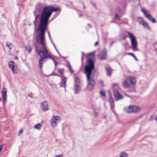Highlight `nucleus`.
I'll return each instance as SVG.
<instances>
[{"label":"nucleus","mask_w":157,"mask_h":157,"mask_svg":"<svg viewBox=\"0 0 157 157\" xmlns=\"http://www.w3.org/2000/svg\"><path fill=\"white\" fill-rule=\"evenodd\" d=\"M106 71L107 75L110 76L111 75V69L110 67L107 68Z\"/></svg>","instance_id":"nucleus-25"},{"label":"nucleus","mask_w":157,"mask_h":157,"mask_svg":"<svg viewBox=\"0 0 157 157\" xmlns=\"http://www.w3.org/2000/svg\"><path fill=\"white\" fill-rule=\"evenodd\" d=\"M63 69H59L58 70V71L60 74H62L63 73Z\"/></svg>","instance_id":"nucleus-32"},{"label":"nucleus","mask_w":157,"mask_h":157,"mask_svg":"<svg viewBox=\"0 0 157 157\" xmlns=\"http://www.w3.org/2000/svg\"><path fill=\"white\" fill-rule=\"evenodd\" d=\"M52 75V74H51L50 75Z\"/></svg>","instance_id":"nucleus-64"},{"label":"nucleus","mask_w":157,"mask_h":157,"mask_svg":"<svg viewBox=\"0 0 157 157\" xmlns=\"http://www.w3.org/2000/svg\"><path fill=\"white\" fill-rule=\"evenodd\" d=\"M53 45L54 46V48H55V49L56 50V49H56V46H55V44H53Z\"/></svg>","instance_id":"nucleus-54"},{"label":"nucleus","mask_w":157,"mask_h":157,"mask_svg":"<svg viewBox=\"0 0 157 157\" xmlns=\"http://www.w3.org/2000/svg\"><path fill=\"white\" fill-rule=\"evenodd\" d=\"M28 95L30 97H31V98H32V96H31V95L29 94H28Z\"/></svg>","instance_id":"nucleus-52"},{"label":"nucleus","mask_w":157,"mask_h":157,"mask_svg":"<svg viewBox=\"0 0 157 157\" xmlns=\"http://www.w3.org/2000/svg\"><path fill=\"white\" fill-rule=\"evenodd\" d=\"M141 11L144 13L145 16L149 20L151 21L152 22L154 23L156 22V21L155 19L153 18L151 15L150 14L148 13L146 10H144L143 8H141Z\"/></svg>","instance_id":"nucleus-9"},{"label":"nucleus","mask_w":157,"mask_h":157,"mask_svg":"<svg viewBox=\"0 0 157 157\" xmlns=\"http://www.w3.org/2000/svg\"><path fill=\"white\" fill-rule=\"evenodd\" d=\"M54 157H63V156L62 155H56V156H55Z\"/></svg>","instance_id":"nucleus-40"},{"label":"nucleus","mask_w":157,"mask_h":157,"mask_svg":"<svg viewBox=\"0 0 157 157\" xmlns=\"http://www.w3.org/2000/svg\"><path fill=\"white\" fill-rule=\"evenodd\" d=\"M133 109L132 111L133 113H136L138 112L140 110V108L139 107L136 106H132Z\"/></svg>","instance_id":"nucleus-23"},{"label":"nucleus","mask_w":157,"mask_h":157,"mask_svg":"<svg viewBox=\"0 0 157 157\" xmlns=\"http://www.w3.org/2000/svg\"><path fill=\"white\" fill-rule=\"evenodd\" d=\"M38 54L40 57L39 61V67L40 69H41L42 68V64L44 63V59L46 58H44L45 55L43 50H39L38 52Z\"/></svg>","instance_id":"nucleus-6"},{"label":"nucleus","mask_w":157,"mask_h":157,"mask_svg":"<svg viewBox=\"0 0 157 157\" xmlns=\"http://www.w3.org/2000/svg\"><path fill=\"white\" fill-rule=\"evenodd\" d=\"M88 25L89 26V27H90V28L91 27V25H90V24L88 23Z\"/></svg>","instance_id":"nucleus-49"},{"label":"nucleus","mask_w":157,"mask_h":157,"mask_svg":"<svg viewBox=\"0 0 157 157\" xmlns=\"http://www.w3.org/2000/svg\"><path fill=\"white\" fill-rule=\"evenodd\" d=\"M50 40H51V43H52V44H53H53H54V43H53V41H52V38L51 39H50Z\"/></svg>","instance_id":"nucleus-44"},{"label":"nucleus","mask_w":157,"mask_h":157,"mask_svg":"<svg viewBox=\"0 0 157 157\" xmlns=\"http://www.w3.org/2000/svg\"><path fill=\"white\" fill-rule=\"evenodd\" d=\"M126 32L128 35V37L130 38L131 44V48L134 51H138L139 49L137 48V42L135 36L132 33L128 31Z\"/></svg>","instance_id":"nucleus-5"},{"label":"nucleus","mask_w":157,"mask_h":157,"mask_svg":"<svg viewBox=\"0 0 157 157\" xmlns=\"http://www.w3.org/2000/svg\"><path fill=\"white\" fill-rule=\"evenodd\" d=\"M4 103H5L6 100V90L5 88H3L1 93Z\"/></svg>","instance_id":"nucleus-14"},{"label":"nucleus","mask_w":157,"mask_h":157,"mask_svg":"<svg viewBox=\"0 0 157 157\" xmlns=\"http://www.w3.org/2000/svg\"><path fill=\"white\" fill-rule=\"evenodd\" d=\"M74 93L75 94H77L80 93L81 90V88L79 85L75 84L74 85Z\"/></svg>","instance_id":"nucleus-15"},{"label":"nucleus","mask_w":157,"mask_h":157,"mask_svg":"<svg viewBox=\"0 0 157 157\" xmlns=\"http://www.w3.org/2000/svg\"><path fill=\"white\" fill-rule=\"evenodd\" d=\"M23 132V130L22 129H21L20 130V131H19V133H18V134H21V133H22V132Z\"/></svg>","instance_id":"nucleus-39"},{"label":"nucleus","mask_w":157,"mask_h":157,"mask_svg":"<svg viewBox=\"0 0 157 157\" xmlns=\"http://www.w3.org/2000/svg\"><path fill=\"white\" fill-rule=\"evenodd\" d=\"M112 22H113V21H112Z\"/></svg>","instance_id":"nucleus-63"},{"label":"nucleus","mask_w":157,"mask_h":157,"mask_svg":"<svg viewBox=\"0 0 157 157\" xmlns=\"http://www.w3.org/2000/svg\"><path fill=\"white\" fill-rule=\"evenodd\" d=\"M83 58H84V56H82L81 57V61H82V63L83 62Z\"/></svg>","instance_id":"nucleus-43"},{"label":"nucleus","mask_w":157,"mask_h":157,"mask_svg":"<svg viewBox=\"0 0 157 157\" xmlns=\"http://www.w3.org/2000/svg\"><path fill=\"white\" fill-rule=\"evenodd\" d=\"M128 91L129 92H131L132 91V90H128Z\"/></svg>","instance_id":"nucleus-58"},{"label":"nucleus","mask_w":157,"mask_h":157,"mask_svg":"<svg viewBox=\"0 0 157 157\" xmlns=\"http://www.w3.org/2000/svg\"><path fill=\"white\" fill-rule=\"evenodd\" d=\"M79 17H81L82 16V15L81 14H80L79 15Z\"/></svg>","instance_id":"nucleus-57"},{"label":"nucleus","mask_w":157,"mask_h":157,"mask_svg":"<svg viewBox=\"0 0 157 157\" xmlns=\"http://www.w3.org/2000/svg\"><path fill=\"white\" fill-rule=\"evenodd\" d=\"M41 10H40V9L36 8L34 12L35 19L33 23L35 27L37 26V25L39 23V21L37 20V19L39 18V17L41 13Z\"/></svg>","instance_id":"nucleus-7"},{"label":"nucleus","mask_w":157,"mask_h":157,"mask_svg":"<svg viewBox=\"0 0 157 157\" xmlns=\"http://www.w3.org/2000/svg\"><path fill=\"white\" fill-rule=\"evenodd\" d=\"M100 82H102V81H100Z\"/></svg>","instance_id":"nucleus-62"},{"label":"nucleus","mask_w":157,"mask_h":157,"mask_svg":"<svg viewBox=\"0 0 157 157\" xmlns=\"http://www.w3.org/2000/svg\"><path fill=\"white\" fill-rule=\"evenodd\" d=\"M107 51L105 48L101 52H100L98 55V57L100 60H105L107 58Z\"/></svg>","instance_id":"nucleus-8"},{"label":"nucleus","mask_w":157,"mask_h":157,"mask_svg":"<svg viewBox=\"0 0 157 157\" xmlns=\"http://www.w3.org/2000/svg\"><path fill=\"white\" fill-rule=\"evenodd\" d=\"M140 18L141 19L142 21L139 22L140 24L143 25V27L145 29H147L149 30H151V29L148 24L145 21L143 20V18L142 17H140Z\"/></svg>","instance_id":"nucleus-13"},{"label":"nucleus","mask_w":157,"mask_h":157,"mask_svg":"<svg viewBox=\"0 0 157 157\" xmlns=\"http://www.w3.org/2000/svg\"><path fill=\"white\" fill-rule=\"evenodd\" d=\"M14 63V62L13 61H11L10 62V63L12 64H13Z\"/></svg>","instance_id":"nucleus-47"},{"label":"nucleus","mask_w":157,"mask_h":157,"mask_svg":"<svg viewBox=\"0 0 157 157\" xmlns=\"http://www.w3.org/2000/svg\"><path fill=\"white\" fill-rule=\"evenodd\" d=\"M133 57L134 58V59L136 60V61H138V59H137V58H136V56L134 55L133 56Z\"/></svg>","instance_id":"nucleus-38"},{"label":"nucleus","mask_w":157,"mask_h":157,"mask_svg":"<svg viewBox=\"0 0 157 157\" xmlns=\"http://www.w3.org/2000/svg\"><path fill=\"white\" fill-rule=\"evenodd\" d=\"M9 67L11 69L12 72L13 73H16V71L14 70V65L12 64L9 63L8 64Z\"/></svg>","instance_id":"nucleus-21"},{"label":"nucleus","mask_w":157,"mask_h":157,"mask_svg":"<svg viewBox=\"0 0 157 157\" xmlns=\"http://www.w3.org/2000/svg\"><path fill=\"white\" fill-rule=\"evenodd\" d=\"M60 10V9L59 7L54 8L51 6H45L41 13L40 23L37 28L35 29V31L36 32L39 31L40 33L45 34L48 20L52 13Z\"/></svg>","instance_id":"nucleus-1"},{"label":"nucleus","mask_w":157,"mask_h":157,"mask_svg":"<svg viewBox=\"0 0 157 157\" xmlns=\"http://www.w3.org/2000/svg\"><path fill=\"white\" fill-rule=\"evenodd\" d=\"M113 94L115 96V99L116 100L121 99L122 98V95L117 90H113Z\"/></svg>","instance_id":"nucleus-12"},{"label":"nucleus","mask_w":157,"mask_h":157,"mask_svg":"<svg viewBox=\"0 0 157 157\" xmlns=\"http://www.w3.org/2000/svg\"><path fill=\"white\" fill-rule=\"evenodd\" d=\"M2 145H1L0 146V151H1L2 149Z\"/></svg>","instance_id":"nucleus-42"},{"label":"nucleus","mask_w":157,"mask_h":157,"mask_svg":"<svg viewBox=\"0 0 157 157\" xmlns=\"http://www.w3.org/2000/svg\"><path fill=\"white\" fill-rule=\"evenodd\" d=\"M56 51L58 53V54L59 55V56H60L61 55H60V53H59V52H58V50L57 49H56Z\"/></svg>","instance_id":"nucleus-46"},{"label":"nucleus","mask_w":157,"mask_h":157,"mask_svg":"<svg viewBox=\"0 0 157 157\" xmlns=\"http://www.w3.org/2000/svg\"><path fill=\"white\" fill-rule=\"evenodd\" d=\"M125 38H126V37H125H125H124L123 38V40H124V39H125Z\"/></svg>","instance_id":"nucleus-60"},{"label":"nucleus","mask_w":157,"mask_h":157,"mask_svg":"<svg viewBox=\"0 0 157 157\" xmlns=\"http://www.w3.org/2000/svg\"><path fill=\"white\" fill-rule=\"evenodd\" d=\"M82 56H84V53L83 52H82Z\"/></svg>","instance_id":"nucleus-53"},{"label":"nucleus","mask_w":157,"mask_h":157,"mask_svg":"<svg viewBox=\"0 0 157 157\" xmlns=\"http://www.w3.org/2000/svg\"><path fill=\"white\" fill-rule=\"evenodd\" d=\"M88 54V55H91V56H94V52H91V53Z\"/></svg>","instance_id":"nucleus-33"},{"label":"nucleus","mask_w":157,"mask_h":157,"mask_svg":"<svg viewBox=\"0 0 157 157\" xmlns=\"http://www.w3.org/2000/svg\"><path fill=\"white\" fill-rule=\"evenodd\" d=\"M75 84L79 85L80 83V81L79 78L77 77H75Z\"/></svg>","instance_id":"nucleus-22"},{"label":"nucleus","mask_w":157,"mask_h":157,"mask_svg":"<svg viewBox=\"0 0 157 157\" xmlns=\"http://www.w3.org/2000/svg\"><path fill=\"white\" fill-rule=\"evenodd\" d=\"M117 10L118 12V13L121 15H122L124 14V13H122L121 11V10L120 8H117Z\"/></svg>","instance_id":"nucleus-31"},{"label":"nucleus","mask_w":157,"mask_h":157,"mask_svg":"<svg viewBox=\"0 0 157 157\" xmlns=\"http://www.w3.org/2000/svg\"><path fill=\"white\" fill-rule=\"evenodd\" d=\"M98 41H96L94 44V45L97 46L98 45Z\"/></svg>","instance_id":"nucleus-41"},{"label":"nucleus","mask_w":157,"mask_h":157,"mask_svg":"<svg viewBox=\"0 0 157 157\" xmlns=\"http://www.w3.org/2000/svg\"><path fill=\"white\" fill-rule=\"evenodd\" d=\"M56 14H55L54 15V16H53V17L54 18H55V17H56Z\"/></svg>","instance_id":"nucleus-50"},{"label":"nucleus","mask_w":157,"mask_h":157,"mask_svg":"<svg viewBox=\"0 0 157 157\" xmlns=\"http://www.w3.org/2000/svg\"><path fill=\"white\" fill-rule=\"evenodd\" d=\"M109 101L112 108L114 107V101L112 97V96L110 93H109Z\"/></svg>","instance_id":"nucleus-17"},{"label":"nucleus","mask_w":157,"mask_h":157,"mask_svg":"<svg viewBox=\"0 0 157 157\" xmlns=\"http://www.w3.org/2000/svg\"><path fill=\"white\" fill-rule=\"evenodd\" d=\"M41 125L40 124H38L35 125L34 126V128L37 129L39 130L40 129Z\"/></svg>","instance_id":"nucleus-28"},{"label":"nucleus","mask_w":157,"mask_h":157,"mask_svg":"<svg viewBox=\"0 0 157 157\" xmlns=\"http://www.w3.org/2000/svg\"><path fill=\"white\" fill-rule=\"evenodd\" d=\"M120 157H127V154L124 152H122L120 154Z\"/></svg>","instance_id":"nucleus-27"},{"label":"nucleus","mask_w":157,"mask_h":157,"mask_svg":"<svg viewBox=\"0 0 157 157\" xmlns=\"http://www.w3.org/2000/svg\"><path fill=\"white\" fill-rule=\"evenodd\" d=\"M2 100L1 98L0 97V101H1Z\"/></svg>","instance_id":"nucleus-61"},{"label":"nucleus","mask_w":157,"mask_h":157,"mask_svg":"<svg viewBox=\"0 0 157 157\" xmlns=\"http://www.w3.org/2000/svg\"><path fill=\"white\" fill-rule=\"evenodd\" d=\"M59 117L57 116H53L50 121L51 125L52 127H56L58 123L57 121L59 120Z\"/></svg>","instance_id":"nucleus-10"},{"label":"nucleus","mask_w":157,"mask_h":157,"mask_svg":"<svg viewBox=\"0 0 157 157\" xmlns=\"http://www.w3.org/2000/svg\"><path fill=\"white\" fill-rule=\"evenodd\" d=\"M152 117H153L152 116H151L150 117V119H149V121H151L152 120Z\"/></svg>","instance_id":"nucleus-45"},{"label":"nucleus","mask_w":157,"mask_h":157,"mask_svg":"<svg viewBox=\"0 0 157 157\" xmlns=\"http://www.w3.org/2000/svg\"><path fill=\"white\" fill-rule=\"evenodd\" d=\"M94 68V61L91 59H88L87 65H86L84 67V73L86 75L88 82L86 88L89 91H91L93 89L95 84L94 79L90 77Z\"/></svg>","instance_id":"nucleus-2"},{"label":"nucleus","mask_w":157,"mask_h":157,"mask_svg":"<svg viewBox=\"0 0 157 157\" xmlns=\"http://www.w3.org/2000/svg\"><path fill=\"white\" fill-rule=\"evenodd\" d=\"M100 94L102 96L105 97V94L104 91H100Z\"/></svg>","instance_id":"nucleus-30"},{"label":"nucleus","mask_w":157,"mask_h":157,"mask_svg":"<svg viewBox=\"0 0 157 157\" xmlns=\"http://www.w3.org/2000/svg\"><path fill=\"white\" fill-rule=\"evenodd\" d=\"M48 104L47 101H44L41 103V109L43 111H46L49 109L48 108Z\"/></svg>","instance_id":"nucleus-11"},{"label":"nucleus","mask_w":157,"mask_h":157,"mask_svg":"<svg viewBox=\"0 0 157 157\" xmlns=\"http://www.w3.org/2000/svg\"><path fill=\"white\" fill-rule=\"evenodd\" d=\"M35 37L37 42H39L40 40L39 43L42 46V49L45 55L44 58H45L46 59L49 58L53 62L56 61L53 57L51 56L46 49L45 43V34L39 33L38 35L36 36Z\"/></svg>","instance_id":"nucleus-3"},{"label":"nucleus","mask_w":157,"mask_h":157,"mask_svg":"<svg viewBox=\"0 0 157 157\" xmlns=\"http://www.w3.org/2000/svg\"><path fill=\"white\" fill-rule=\"evenodd\" d=\"M127 54L131 55L132 56L134 55V54L132 53H127Z\"/></svg>","instance_id":"nucleus-37"},{"label":"nucleus","mask_w":157,"mask_h":157,"mask_svg":"<svg viewBox=\"0 0 157 157\" xmlns=\"http://www.w3.org/2000/svg\"><path fill=\"white\" fill-rule=\"evenodd\" d=\"M54 19V18L53 17L52 18V19L51 20V21H52Z\"/></svg>","instance_id":"nucleus-59"},{"label":"nucleus","mask_w":157,"mask_h":157,"mask_svg":"<svg viewBox=\"0 0 157 157\" xmlns=\"http://www.w3.org/2000/svg\"><path fill=\"white\" fill-rule=\"evenodd\" d=\"M66 77L62 78L61 79V81L60 82V86L63 87L65 89L66 86Z\"/></svg>","instance_id":"nucleus-16"},{"label":"nucleus","mask_w":157,"mask_h":157,"mask_svg":"<svg viewBox=\"0 0 157 157\" xmlns=\"http://www.w3.org/2000/svg\"><path fill=\"white\" fill-rule=\"evenodd\" d=\"M54 63L55 65V67L56 68V66L58 64V63L56 61H54Z\"/></svg>","instance_id":"nucleus-34"},{"label":"nucleus","mask_w":157,"mask_h":157,"mask_svg":"<svg viewBox=\"0 0 157 157\" xmlns=\"http://www.w3.org/2000/svg\"><path fill=\"white\" fill-rule=\"evenodd\" d=\"M48 36L50 39H51L52 38H51V36H50V33L49 32H48Z\"/></svg>","instance_id":"nucleus-36"},{"label":"nucleus","mask_w":157,"mask_h":157,"mask_svg":"<svg viewBox=\"0 0 157 157\" xmlns=\"http://www.w3.org/2000/svg\"><path fill=\"white\" fill-rule=\"evenodd\" d=\"M94 114L95 115H96L97 114V112H96L95 111H94Z\"/></svg>","instance_id":"nucleus-51"},{"label":"nucleus","mask_w":157,"mask_h":157,"mask_svg":"<svg viewBox=\"0 0 157 157\" xmlns=\"http://www.w3.org/2000/svg\"><path fill=\"white\" fill-rule=\"evenodd\" d=\"M155 120L156 121H157V115L156 117L155 118Z\"/></svg>","instance_id":"nucleus-56"},{"label":"nucleus","mask_w":157,"mask_h":157,"mask_svg":"<svg viewBox=\"0 0 157 157\" xmlns=\"http://www.w3.org/2000/svg\"><path fill=\"white\" fill-rule=\"evenodd\" d=\"M132 106H130L126 109H124V110L127 113H133Z\"/></svg>","instance_id":"nucleus-18"},{"label":"nucleus","mask_w":157,"mask_h":157,"mask_svg":"<svg viewBox=\"0 0 157 157\" xmlns=\"http://www.w3.org/2000/svg\"><path fill=\"white\" fill-rule=\"evenodd\" d=\"M125 21L122 22V23L125 24H126L128 25V22L127 21V20L126 19H125Z\"/></svg>","instance_id":"nucleus-35"},{"label":"nucleus","mask_w":157,"mask_h":157,"mask_svg":"<svg viewBox=\"0 0 157 157\" xmlns=\"http://www.w3.org/2000/svg\"><path fill=\"white\" fill-rule=\"evenodd\" d=\"M6 45L10 50H11L13 48V45L11 43H8L7 42L6 44Z\"/></svg>","instance_id":"nucleus-24"},{"label":"nucleus","mask_w":157,"mask_h":157,"mask_svg":"<svg viewBox=\"0 0 157 157\" xmlns=\"http://www.w3.org/2000/svg\"><path fill=\"white\" fill-rule=\"evenodd\" d=\"M15 59H18V57L17 56H15Z\"/></svg>","instance_id":"nucleus-55"},{"label":"nucleus","mask_w":157,"mask_h":157,"mask_svg":"<svg viewBox=\"0 0 157 157\" xmlns=\"http://www.w3.org/2000/svg\"><path fill=\"white\" fill-rule=\"evenodd\" d=\"M25 50L27 51L29 54H30L32 51V48L31 46L28 45L25 47Z\"/></svg>","instance_id":"nucleus-20"},{"label":"nucleus","mask_w":157,"mask_h":157,"mask_svg":"<svg viewBox=\"0 0 157 157\" xmlns=\"http://www.w3.org/2000/svg\"><path fill=\"white\" fill-rule=\"evenodd\" d=\"M66 61L67 63V64L66 65V66L68 68L69 71L71 72V74H73L74 71L73 70L71 69V67L70 65V63L67 60H66Z\"/></svg>","instance_id":"nucleus-19"},{"label":"nucleus","mask_w":157,"mask_h":157,"mask_svg":"<svg viewBox=\"0 0 157 157\" xmlns=\"http://www.w3.org/2000/svg\"><path fill=\"white\" fill-rule=\"evenodd\" d=\"M60 57H61L63 59H65L66 58L65 57H64V56H60Z\"/></svg>","instance_id":"nucleus-48"},{"label":"nucleus","mask_w":157,"mask_h":157,"mask_svg":"<svg viewBox=\"0 0 157 157\" xmlns=\"http://www.w3.org/2000/svg\"><path fill=\"white\" fill-rule=\"evenodd\" d=\"M36 8L40 9V10H41L42 8V4L41 3L38 4L36 5Z\"/></svg>","instance_id":"nucleus-26"},{"label":"nucleus","mask_w":157,"mask_h":157,"mask_svg":"<svg viewBox=\"0 0 157 157\" xmlns=\"http://www.w3.org/2000/svg\"><path fill=\"white\" fill-rule=\"evenodd\" d=\"M136 83V79L134 77H128L122 83L123 86L125 88H133Z\"/></svg>","instance_id":"nucleus-4"},{"label":"nucleus","mask_w":157,"mask_h":157,"mask_svg":"<svg viewBox=\"0 0 157 157\" xmlns=\"http://www.w3.org/2000/svg\"><path fill=\"white\" fill-rule=\"evenodd\" d=\"M120 18L121 16L118 15V13H116L115 14V18L118 20H120Z\"/></svg>","instance_id":"nucleus-29"}]
</instances>
